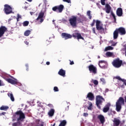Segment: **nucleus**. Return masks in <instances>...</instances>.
Here are the masks:
<instances>
[{"instance_id":"22","label":"nucleus","mask_w":126,"mask_h":126,"mask_svg":"<svg viewBox=\"0 0 126 126\" xmlns=\"http://www.w3.org/2000/svg\"><path fill=\"white\" fill-rule=\"evenodd\" d=\"M97 119H99L101 124H104L105 123V117L102 115H99L97 116Z\"/></svg>"},{"instance_id":"57","label":"nucleus","mask_w":126,"mask_h":126,"mask_svg":"<svg viewBox=\"0 0 126 126\" xmlns=\"http://www.w3.org/2000/svg\"><path fill=\"white\" fill-rule=\"evenodd\" d=\"M17 22L19 21V19H18V18H17Z\"/></svg>"},{"instance_id":"37","label":"nucleus","mask_w":126,"mask_h":126,"mask_svg":"<svg viewBox=\"0 0 126 126\" xmlns=\"http://www.w3.org/2000/svg\"><path fill=\"white\" fill-rule=\"evenodd\" d=\"M95 22H96V20H93L92 24H91V26H92V27H93V26L95 25Z\"/></svg>"},{"instance_id":"55","label":"nucleus","mask_w":126,"mask_h":126,"mask_svg":"<svg viewBox=\"0 0 126 126\" xmlns=\"http://www.w3.org/2000/svg\"><path fill=\"white\" fill-rule=\"evenodd\" d=\"M112 113L115 115L116 114V111H112Z\"/></svg>"},{"instance_id":"6","label":"nucleus","mask_w":126,"mask_h":126,"mask_svg":"<svg viewBox=\"0 0 126 126\" xmlns=\"http://www.w3.org/2000/svg\"><path fill=\"white\" fill-rule=\"evenodd\" d=\"M112 64L114 67L119 68V67H121L122 66V64H123V61L120 60L119 58H117L113 60L112 63Z\"/></svg>"},{"instance_id":"52","label":"nucleus","mask_w":126,"mask_h":126,"mask_svg":"<svg viewBox=\"0 0 126 126\" xmlns=\"http://www.w3.org/2000/svg\"><path fill=\"white\" fill-rule=\"evenodd\" d=\"M6 114V112H2V113L0 114L1 115L4 116Z\"/></svg>"},{"instance_id":"14","label":"nucleus","mask_w":126,"mask_h":126,"mask_svg":"<svg viewBox=\"0 0 126 126\" xmlns=\"http://www.w3.org/2000/svg\"><path fill=\"white\" fill-rule=\"evenodd\" d=\"M88 67L89 70L90 72H92L93 73H94V74H96V73H97V68L93 64L90 65Z\"/></svg>"},{"instance_id":"28","label":"nucleus","mask_w":126,"mask_h":126,"mask_svg":"<svg viewBox=\"0 0 126 126\" xmlns=\"http://www.w3.org/2000/svg\"><path fill=\"white\" fill-rule=\"evenodd\" d=\"M66 125V121L63 120L61 122L59 126H65Z\"/></svg>"},{"instance_id":"19","label":"nucleus","mask_w":126,"mask_h":126,"mask_svg":"<svg viewBox=\"0 0 126 126\" xmlns=\"http://www.w3.org/2000/svg\"><path fill=\"white\" fill-rule=\"evenodd\" d=\"M116 14L119 17L123 16V9L121 7L118 8L116 11Z\"/></svg>"},{"instance_id":"42","label":"nucleus","mask_w":126,"mask_h":126,"mask_svg":"<svg viewBox=\"0 0 126 126\" xmlns=\"http://www.w3.org/2000/svg\"><path fill=\"white\" fill-rule=\"evenodd\" d=\"M69 62H70V64L71 65H72V64H74V62H73V61H71V60H69Z\"/></svg>"},{"instance_id":"7","label":"nucleus","mask_w":126,"mask_h":126,"mask_svg":"<svg viewBox=\"0 0 126 126\" xmlns=\"http://www.w3.org/2000/svg\"><path fill=\"white\" fill-rule=\"evenodd\" d=\"M114 78L119 80V82H118V85L122 88H124V87H125L124 85L126 86V80H125V79H122V78H121V77L119 76L114 77Z\"/></svg>"},{"instance_id":"2","label":"nucleus","mask_w":126,"mask_h":126,"mask_svg":"<svg viewBox=\"0 0 126 126\" xmlns=\"http://www.w3.org/2000/svg\"><path fill=\"white\" fill-rule=\"evenodd\" d=\"M119 34H120V35L121 36L126 35V29H125L124 27H120L118 29H116L113 32V38L115 40H116V39H118V37H119Z\"/></svg>"},{"instance_id":"60","label":"nucleus","mask_w":126,"mask_h":126,"mask_svg":"<svg viewBox=\"0 0 126 126\" xmlns=\"http://www.w3.org/2000/svg\"><path fill=\"white\" fill-rule=\"evenodd\" d=\"M115 45H116V44L113 45V46H115Z\"/></svg>"},{"instance_id":"26","label":"nucleus","mask_w":126,"mask_h":126,"mask_svg":"<svg viewBox=\"0 0 126 126\" xmlns=\"http://www.w3.org/2000/svg\"><path fill=\"white\" fill-rule=\"evenodd\" d=\"M9 109V107L7 106H3L2 105L0 107V110L1 111H7Z\"/></svg>"},{"instance_id":"41","label":"nucleus","mask_w":126,"mask_h":126,"mask_svg":"<svg viewBox=\"0 0 126 126\" xmlns=\"http://www.w3.org/2000/svg\"><path fill=\"white\" fill-rule=\"evenodd\" d=\"M63 1L67 2L68 3H71V1H70V0H63Z\"/></svg>"},{"instance_id":"24","label":"nucleus","mask_w":126,"mask_h":126,"mask_svg":"<svg viewBox=\"0 0 126 126\" xmlns=\"http://www.w3.org/2000/svg\"><path fill=\"white\" fill-rule=\"evenodd\" d=\"M58 74H59V75H61V76H63V77H64V76H65V70L63 69H61L58 72Z\"/></svg>"},{"instance_id":"9","label":"nucleus","mask_w":126,"mask_h":126,"mask_svg":"<svg viewBox=\"0 0 126 126\" xmlns=\"http://www.w3.org/2000/svg\"><path fill=\"white\" fill-rule=\"evenodd\" d=\"M4 12H5V14L8 15L10 14L11 13H13L12 12V8L10 5L6 4L4 5Z\"/></svg>"},{"instance_id":"29","label":"nucleus","mask_w":126,"mask_h":126,"mask_svg":"<svg viewBox=\"0 0 126 126\" xmlns=\"http://www.w3.org/2000/svg\"><path fill=\"white\" fill-rule=\"evenodd\" d=\"M8 97H10V99L12 102H14V97L13 96V94H8Z\"/></svg>"},{"instance_id":"12","label":"nucleus","mask_w":126,"mask_h":126,"mask_svg":"<svg viewBox=\"0 0 126 126\" xmlns=\"http://www.w3.org/2000/svg\"><path fill=\"white\" fill-rule=\"evenodd\" d=\"M98 65L101 68H103V69H105L107 67V63L103 60L99 61Z\"/></svg>"},{"instance_id":"3","label":"nucleus","mask_w":126,"mask_h":126,"mask_svg":"<svg viewBox=\"0 0 126 126\" xmlns=\"http://www.w3.org/2000/svg\"><path fill=\"white\" fill-rule=\"evenodd\" d=\"M125 104V99L123 97H120L116 103V110L117 112H120L122 110V105Z\"/></svg>"},{"instance_id":"8","label":"nucleus","mask_w":126,"mask_h":126,"mask_svg":"<svg viewBox=\"0 0 126 126\" xmlns=\"http://www.w3.org/2000/svg\"><path fill=\"white\" fill-rule=\"evenodd\" d=\"M63 8H64V6L63 4H60L53 7L52 8V10L55 12H57L58 13H62V12H63Z\"/></svg>"},{"instance_id":"25","label":"nucleus","mask_w":126,"mask_h":126,"mask_svg":"<svg viewBox=\"0 0 126 126\" xmlns=\"http://www.w3.org/2000/svg\"><path fill=\"white\" fill-rule=\"evenodd\" d=\"M36 124H37L36 126H44V124L40 120L37 119L35 121Z\"/></svg>"},{"instance_id":"45","label":"nucleus","mask_w":126,"mask_h":126,"mask_svg":"<svg viewBox=\"0 0 126 126\" xmlns=\"http://www.w3.org/2000/svg\"><path fill=\"white\" fill-rule=\"evenodd\" d=\"M83 116H84V117H87V116H88V113H84Z\"/></svg>"},{"instance_id":"44","label":"nucleus","mask_w":126,"mask_h":126,"mask_svg":"<svg viewBox=\"0 0 126 126\" xmlns=\"http://www.w3.org/2000/svg\"><path fill=\"white\" fill-rule=\"evenodd\" d=\"M68 109H69V106L67 105L65 108V111H68Z\"/></svg>"},{"instance_id":"38","label":"nucleus","mask_w":126,"mask_h":126,"mask_svg":"<svg viewBox=\"0 0 126 126\" xmlns=\"http://www.w3.org/2000/svg\"><path fill=\"white\" fill-rule=\"evenodd\" d=\"M94 84V85H98V81L97 80H94L93 81Z\"/></svg>"},{"instance_id":"17","label":"nucleus","mask_w":126,"mask_h":126,"mask_svg":"<svg viewBox=\"0 0 126 126\" xmlns=\"http://www.w3.org/2000/svg\"><path fill=\"white\" fill-rule=\"evenodd\" d=\"M87 98H88V100L90 101H93V100H94L95 98V96H94L93 93L90 92L87 94L86 99Z\"/></svg>"},{"instance_id":"49","label":"nucleus","mask_w":126,"mask_h":126,"mask_svg":"<svg viewBox=\"0 0 126 126\" xmlns=\"http://www.w3.org/2000/svg\"><path fill=\"white\" fill-rule=\"evenodd\" d=\"M4 84L1 83V81L0 80V86H3Z\"/></svg>"},{"instance_id":"5","label":"nucleus","mask_w":126,"mask_h":126,"mask_svg":"<svg viewBox=\"0 0 126 126\" xmlns=\"http://www.w3.org/2000/svg\"><path fill=\"white\" fill-rule=\"evenodd\" d=\"M69 22L73 28H76V27H77V17L72 16L69 19Z\"/></svg>"},{"instance_id":"31","label":"nucleus","mask_w":126,"mask_h":126,"mask_svg":"<svg viewBox=\"0 0 126 126\" xmlns=\"http://www.w3.org/2000/svg\"><path fill=\"white\" fill-rule=\"evenodd\" d=\"M31 33V31L30 30H27L25 32H24V35L25 36H29L30 34Z\"/></svg>"},{"instance_id":"59","label":"nucleus","mask_w":126,"mask_h":126,"mask_svg":"<svg viewBox=\"0 0 126 126\" xmlns=\"http://www.w3.org/2000/svg\"><path fill=\"white\" fill-rule=\"evenodd\" d=\"M98 59H100V56H98Z\"/></svg>"},{"instance_id":"58","label":"nucleus","mask_w":126,"mask_h":126,"mask_svg":"<svg viewBox=\"0 0 126 126\" xmlns=\"http://www.w3.org/2000/svg\"><path fill=\"white\" fill-rule=\"evenodd\" d=\"M52 126H56V123H54V124L52 125Z\"/></svg>"},{"instance_id":"35","label":"nucleus","mask_w":126,"mask_h":126,"mask_svg":"<svg viewBox=\"0 0 126 126\" xmlns=\"http://www.w3.org/2000/svg\"><path fill=\"white\" fill-rule=\"evenodd\" d=\"M114 47L112 46H108L105 48V51H110L111 50H113Z\"/></svg>"},{"instance_id":"13","label":"nucleus","mask_w":126,"mask_h":126,"mask_svg":"<svg viewBox=\"0 0 126 126\" xmlns=\"http://www.w3.org/2000/svg\"><path fill=\"white\" fill-rule=\"evenodd\" d=\"M61 36L63 39H64V40H67L72 38V35L71 34L65 32H63Z\"/></svg>"},{"instance_id":"32","label":"nucleus","mask_w":126,"mask_h":126,"mask_svg":"<svg viewBox=\"0 0 126 126\" xmlns=\"http://www.w3.org/2000/svg\"><path fill=\"white\" fill-rule=\"evenodd\" d=\"M87 15L89 16V19H92V16H91V11H88L87 12Z\"/></svg>"},{"instance_id":"51","label":"nucleus","mask_w":126,"mask_h":126,"mask_svg":"<svg viewBox=\"0 0 126 126\" xmlns=\"http://www.w3.org/2000/svg\"><path fill=\"white\" fill-rule=\"evenodd\" d=\"M25 43L26 45H29V42L27 41H25Z\"/></svg>"},{"instance_id":"10","label":"nucleus","mask_w":126,"mask_h":126,"mask_svg":"<svg viewBox=\"0 0 126 126\" xmlns=\"http://www.w3.org/2000/svg\"><path fill=\"white\" fill-rule=\"evenodd\" d=\"M96 23V29L98 31H101V32H104L105 29L103 28V25H100L101 24V21L97 20L95 21Z\"/></svg>"},{"instance_id":"56","label":"nucleus","mask_w":126,"mask_h":126,"mask_svg":"<svg viewBox=\"0 0 126 126\" xmlns=\"http://www.w3.org/2000/svg\"><path fill=\"white\" fill-rule=\"evenodd\" d=\"M125 103H126V95L125 96Z\"/></svg>"},{"instance_id":"20","label":"nucleus","mask_w":126,"mask_h":126,"mask_svg":"<svg viewBox=\"0 0 126 126\" xmlns=\"http://www.w3.org/2000/svg\"><path fill=\"white\" fill-rule=\"evenodd\" d=\"M110 107H111V104L109 103H107L103 109V113L108 112L109 110H110Z\"/></svg>"},{"instance_id":"1","label":"nucleus","mask_w":126,"mask_h":126,"mask_svg":"<svg viewBox=\"0 0 126 126\" xmlns=\"http://www.w3.org/2000/svg\"><path fill=\"white\" fill-rule=\"evenodd\" d=\"M17 116H19V117L17 118V122L14 123L12 124V126H21V122H19V121H23L24 119H25V114L23 113V112L21 110L17 111L15 112V115H13V118H15Z\"/></svg>"},{"instance_id":"27","label":"nucleus","mask_w":126,"mask_h":126,"mask_svg":"<svg viewBox=\"0 0 126 126\" xmlns=\"http://www.w3.org/2000/svg\"><path fill=\"white\" fill-rule=\"evenodd\" d=\"M55 114V110L54 109H51L48 112V115L49 117H53Z\"/></svg>"},{"instance_id":"46","label":"nucleus","mask_w":126,"mask_h":126,"mask_svg":"<svg viewBox=\"0 0 126 126\" xmlns=\"http://www.w3.org/2000/svg\"><path fill=\"white\" fill-rule=\"evenodd\" d=\"M100 81H102V82H105V79L104 78H100Z\"/></svg>"},{"instance_id":"11","label":"nucleus","mask_w":126,"mask_h":126,"mask_svg":"<svg viewBox=\"0 0 126 126\" xmlns=\"http://www.w3.org/2000/svg\"><path fill=\"white\" fill-rule=\"evenodd\" d=\"M44 15H45V11H41L39 14L38 17L36 18V20L38 21L39 19L40 23H42L44 21Z\"/></svg>"},{"instance_id":"16","label":"nucleus","mask_w":126,"mask_h":126,"mask_svg":"<svg viewBox=\"0 0 126 126\" xmlns=\"http://www.w3.org/2000/svg\"><path fill=\"white\" fill-rule=\"evenodd\" d=\"M74 38H77V40H79L81 39L82 40H84V38L81 35V34L78 32H75L73 33L72 35Z\"/></svg>"},{"instance_id":"23","label":"nucleus","mask_w":126,"mask_h":126,"mask_svg":"<svg viewBox=\"0 0 126 126\" xmlns=\"http://www.w3.org/2000/svg\"><path fill=\"white\" fill-rule=\"evenodd\" d=\"M6 81L11 84H17L16 80H13L12 79L8 78L6 79Z\"/></svg>"},{"instance_id":"48","label":"nucleus","mask_w":126,"mask_h":126,"mask_svg":"<svg viewBox=\"0 0 126 126\" xmlns=\"http://www.w3.org/2000/svg\"><path fill=\"white\" fill-rule=\"evenodd\" d=\"M92 31L93 33H94V34L96 33V32H95V28H93Z\"/></svg>"},{"instance_id":"40","label":"nucleus","mask_w":126,"mask_h":126,"mask_svg":"<svg viewBox=\"0 0 126 126\" xmlns=\"http://www.w3.org/2000/svg\"><path fill=\"white\" fill-rule=\"evenodd\" d=\"M100 1L102 5H105V1H106V0H100Z\"/></svg>"},{"instance_id":"43","label":"nucleus","mask_w":126,"mask_h":126,"mask_svg":"<svg viewBox=\"0 0 126 126\" xmlns=\"http://www.w3.org/2000/svg\"><path fill=\"white\" fill-rule=\"evenodd\" d=\"M47 106H48V107H50V108H53V107H54L53 106V104H48V105H47Z\"/></svg>"},{"instance_id":"18","label":"nucleus","mask_w":126,"mask_h":126,"mask_svg":"<svg viewBox=\"0 0 126 126\" xmlns=\"http://www.w3.org/2000/svg\"><path fill=\"white\" fill-rule=\"evenodd\" d=\"M113 126H119L121 124V121L120 119L115 118L113 121Z\"/></svg>"},{"instance_id":"36","label":"nucleus","mask_w":126,"mask_h":126,"mask_svg":"<svg viewBox=\"0 0 126 126\" xmlns=\"http://www.w3.org/2000/svg\"><path fill=\"white\" fill-rule=\"evenodd\" d=\"M106 56L107 57H112V56H113V53L108 52L106 53Z\"/></svg>"},{"instance_id":"50","label":"nucleus","mask_w":126,"mask_h":126,"mask_svg":"<svg viewBox=\"0 0 126 126\" xmlns=\"http://www.w3.org/2000/svg\"><path fill=\"white\" fill-rule=\"evenodd\" d=\"M79 23H82V21H81V19L80 18L78 19Z\"/></svg>"},{"instance_id":"33","label":"nucleus","mask_w":126,"mask_h":126,"mask_svg":"<svg viewBox=\"0 0 126 126\" xmlns=\"http://www.w3.org/2000/svg\"><path fill=\"white\" fill-rule=\"evenodd\" d=\"M23 25L24 27L28 26V25H29V22L28 21H24L23 23Z\"/></svg>"},{"instance_id":"21","label":"nucleus","mask_w":126,"mask_h":126,"mask_svg":"<svg viewBox=\"0 0 126 126\" xmlns=\"http://www.w3.org/2000/svg\"><path fill=\"white\" fill-rule=\"evenodd\" d=\"M105 11L106 13H110L111 12V10H112V7H111V6L109 4H106L105 5Z\"/></svg>"},{"instance_id":"54","label":"nucleus","mask_w":126,"mask_h":126,"mask_svg":"<svg viewBox=\"0 0 126 126\" xmlns=\"http://www.w3.org/2000/svg\"><path fill=\"white\" fill-rule=\"evenodd\" d=\"M28 1H29L30 2H31L32 1V0H27Z\"/></svg>"},{"instance_id":"39","label":"nucleus","mask_w":126,"mask_h":126,"mask_svg":"<svg viewBox=\"0 0 126 126\" xmlns=\"http://www.w3.org/2000/svg\"><path fill=\"white\" fill-rule=\"evenodd\" d=\"M54 90L55 92H59V88H58V87H54Z\"/></svg>"},{"instance_id":"34","label":"nucleus","mask_w":126,"mask_h":126,"mask_svg":"<svg viewBox=\"0 0 126 126\" xmlns=\"http://www.w3.org/2000/svg\"><path fill=\"white\" fill-rule=\"evenodd\" d=\"M111 14L112 16V17H113V19H114V22H116L117 19L116 18V15H115V14L114 13V12L113 11H112L111 12Z\"/></svg>"},{"instance_id":"53","label":"nucleus","mask_w":126,"mask_h":126,"mask_svg":"<svg viewBox=\"0 0 126 126\" xmlns=\"http://www.w3.org/2000/svg\"><path fill=\"white\" fill-rule=\"evenodd\" d=\"M46 64H47V65H50V62H46Z\"/></svg>"},{"instance_id":"15","label":"nucleus","mask_w":126,"mask_h":126,"mask_svg":"<svg viewBox=\"0 0 126 126\" xmlns=\"http://www.w3.org/2000/svg\"><path fill=\"white\" fill-rule=\"evenodd\" d=\"M6 30H7V29L4 26H1L0 27V38H1V37L3 36V34L5 33Z\"/></svg>"},{"instance_id":"4","label":"nucleus","mask_w":126,"mask_h":126,"mask_svg":"<svg viewBox=\"0 0 126 126\" xmlns=\"http://www.w3.org/2000/svg\"><path fill=\"white\" fill-rule=\"evenodd\" d=\"M103 102H105V98L103 96L98 95H96L95 97V104L97 108L101 109V106L100 105L103 104Z\"/></svg>"},{"instance_id":"61","label":"nucleus","mask_w":126,"mask_h":126,"mask_svg":"<svg viewBox=\"0 0 126 126\" xmlns=\"http://www.w3.org/2000/svg\"><path fill=\"white\" fill-rule=\"evenodd\" d=\"M59 62H62V61L61 60H59Z\"/></svg>"},{"instance_id":"30","label":"nucleus","mask_w":126,"mask_h":126,"mask_svg":"<svg viewBox=\"0 0 126 126\" xmlns=\"http://www.w3.org/2000/svg\"><path fill=\"white\" fill-rule=\"evenodd\" d=\"M89 106L88 107V110H92V107H93V104L92 102L88 101Z\"/></svg>"},{"instance_id":"47","label":"nucleus","mask_w":126,"mask_h":126,"mask_svg":"<svg viewBox=\"0 0 126 126\" xmlns=\"http://www.w3.org/2000/svg\"><path fill=\"white\" fill-rule=\"evenodd\" d=\"M17 18H18V19H19V18H21V16H20V15H19V14H18Z\"/></svg>"}]
</instances>
